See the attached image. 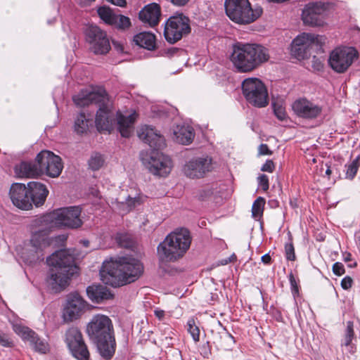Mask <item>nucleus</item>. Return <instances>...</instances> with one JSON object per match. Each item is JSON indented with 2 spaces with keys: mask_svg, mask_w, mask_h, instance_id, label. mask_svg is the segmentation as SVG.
<instances>
[{
  "mask_svg": "<svg viewBox=\"0 0 360 360\" xmlns=\"http://www.w3.org/2000/svg\"><path fill=\"white\" fill-rule=\"evenodd\" d=\"M73 101L79 107H85L90 104L98 105L95 124L99 131L110 133L116 124L122 136L128 138L132 134L136 113L134 112L123 115L119 111L115 113L112 101L105 89L99 88L92 91L82 90L73 96Z\"/></svg>",
  "mask_w": 360,
  "mask_h": 360,
  "instance_id": "obj_1",
  "label": "nucleus"
},
{
  "mask_svg": "<svg viewBox=\"0 0 360 360\" xmlns=\"http://www.w3.org/2000/svg\"><path fill=\"white\" fill-rule=\"evenodd\" d=\"M143 271L139 260L127 256L104 262L100 274L103 283L117 287L135 281Z\"/></svg>",
  "mask_w": 360,
  "mask_h": 360,
  "instance_id": "obj_2",
  "label": "nucleus"
},
{
  "mask_svg": "<svg viewBox=\"0 0 360 360\" xmlns=\"http://www.w3.org/2000/svg\"><path fill=\"white\" fill-rule=\"evenodd\" d=\"M77 251L75 249L56 251L46 259L50 266L49 283L56 291H60L68 285L69 280L77 274L75 264Z\"/></svg>",
  "mask_w": 360,
  "mask_h": 360,
  "instance_id": "obj_3",
  "label": "nucleus"
},
{
  "mask_svg": "<svg viewBox=\"0 0 360 360\" xmlns=\"http://www.w3.org/2000/svg\"><path fill=\"white\" fill-rule=\"evenodd\" d=\"M269 50L259 44L237 42L233 45L230 60L239 72H250L269 59Z\"/></svg>",
  "mask_w": 360,
  "mask_h": 360,
  "instance_id": "obj_4",
  "label": "nucleus"
},
{
  "mask_svg": "<svg viewBox=\"0 0 360 360\" xmlns=\"http://www.w3.org/2000/svg\"><path fill=\"white\" fill-rule=\"evenodd\" d=\"M86 332L96 344L101 356L105 359H111L115 352L111 320L107 316L97 314L87 325Z\"/></svg>",
  "mask_w": 360,
  "mask_h": 360,
  "instance_id": "obj_5",
  "label": "nucleus"
},
{
  "mask_svg": "<svg viewBox=\"0 0 360 360\" xmlns=\"http://www.w3.org/2000/svg\"><path fill=\"white\" fill-rule=\"evenodd\" d=\"M191 237L188 229L181 228L170 233L157 248L160 262H174L181 258L190 248Z\"/></svg>",
  "mask_w": 360,
  "mask_h": 360,
  "instance_id": "obj_6",
  "label": "nucleus"
},
{
  "mask_svg": "<svg viewBox=\"0 0 360 360\" xmlns=\"http://www.w3.org/2000/svg\"><path fill=\"white\" fill-rule=\"evenodd\" d=\"M67 240L65 235H59L54 238L49 237V230L42 228L34 231L30 243L20 253V257L25 264L32 265L44 260V249L52 243H63Z\"/></svg>",
  "mask_w": 360,
  "mask_h": 360,
  "instance_id": "obj_7",
  "label": "nucleus"
},
{
  "mask_svg": "<svg viewBox=\"0 0 360 360\" xmlns=\"http://www.w3.org/2000/svg\"><path fill=\"white\" fill-rule=\"evenodd\" d=\"M82 210L79 206L63 207L41 217L39 221L44 230L49 233L53 228L77 229L83 222L80 217Z\"/></svg>",
  "mask_w": 360,
  "mask_h": 360,
  "instance_id": "obj_8",
  "label": "nucleus"
},
{
  "mask_svg": "<svg viewBox=\"0 0 360 360\" xmlns=\"http://www.w3.org/2000/svg\"><path fill=\"white\" fill-rule=\"evenodd\" d=\"M224 6L227 16L239 24L251 23L262 13L260 8L252 9L248 0H226Z\"/></svg>",
  "mask_w": 360,
  "mask_h": 360,
  "instance_id": "obj_9",
  "label": "nucleus"
},
{
  "mask_svg": "<svg viewBox=\"0 0 360 360\" xmlns=\"http://www.w3.org/2000/svg\"><path fill=\"white\" fill-rule=\"evenodd\" d=\"M332 9L330 2L321 0L309 1L304 6L302 12L303 23L311 27H323Z\"/></svg>",
  "mask_w": 360,
  "mask_h": 360,
  "instance_id": "obj_10",
  "label": "nucleus"
},
{
  "mask_svg": "<svg viewBox=\"0 0 360 360\" xmlns=\"http://www.w3.org/2000/svg\"><path fill=\"white\" fill-rule=\"evenodd\" d=\"M243 94L247 101L257 108H264L269 103L266 87L258 78L250 77L242 83Z\"/></svg>",
  "mask_w": 360,
  "mask_h": 360,
  "instance_id": "obj_11",
  "label": "nucleus"
},
{
  "mask_svg": "<svg viewBox=\"0 0 360 360\" xmlns=\"http://www.w3.org/2000/svg\"><path fill=\"white\" fill-rule=\"evenodd\" d=\"M151 150L148 153H141V160L145 167L154 175L167 176L171 172L172 164L170 158L159 151Z\"/></svg>",
  "mask_w": 360,
  "mask_h": 360,
  "instance_id": "obj_12",
  "label": "nucleus"
},
{
  "mask_svg": "<svg viewBox=\"0 0 360 360\" xmlns=\"http://www.w3.org/2000/svg\"><path fill=\"white\" fill-rule=\"evenodd\" d=\"M358 53L352 47H339L330 54L328 63L330 68L338 73H343L357 58Z\"/></svg>",
  "mask_w": 360,
  "mask_h": 360,
  "instance_id": "obj_13",
  "label": "nucleus"
},
{
  "mask_svg": "<svg viewBox=\"0 0 360 360\" xmlns=\"http://www.w3.org/2000/svg\"><path fill=\"white\" fill-rule=\"evenodd\" d=\"M189 20L183 15L170 17L165 26L164 36L170 44H174L191 32Z\"/></svg>",
  "mask_w": 360,
  "mask_h": 360,
  "instance_id": "obj_14",
  "label": "nucleus"
},
{
  "mask_svg": "<svg viewBox=\"0 0 360 360\" xmlns=\"http://www.w3.org/2000/svg\"><path fill=\"white\" fill-rule=\"evenodd\" d=\"M322 37L309 33H302L293 39L291 44V53L302 60L310 56V51L314 46L322 43Z\"/></svg>",
  "mask_w": 360,
  "mask_h": 360,
  "instance_id": "obj_15",
  "label": "nucleus"
},
{
  "mask_svg": "<svg viewBox=\"0 0 360 360\" xmlns=\"http://www.w3.org/2000/svg\"><path fill=\"white\" fill-rule=\"evenodd\" d=\"M86 41L95 54H106L110 49L109 39L105 31L96 25H89L86 31Z\"/></svg>",
  "mask_w": 360,
  "mask_h": 360,
  "instance_id": "obj_16",
  "label": "nucleus"
},
{
  "mask_svg": "<svg viewBox=\"0 0 360 360\" xmlns=\"http://www.w3.org/2000/svg\"><path fill=\"white\" fill-rule=\"evenodd\" d=\"M65 341L72 355L78 360H89V352L80 330L75 327L70 328L65 333Z\"/></svg>",
  "mask_w": 360,
  "mask_h": 360,
  "instance_id": "obj_17",
  "label": "nucleus"
},
{
  "mask_svg": "<svg viewBox=\"0 0 360 360\" xmlns=\"http://www.w3.org/2000/svg\"><path fill=\"white\" fill-rule=\"evenodd\" d=\"M36 161L39 164L41 174L51 177H58L62 172L63 165L60 157L49 150H43L36 157Z\"/></svg>",
  "mask_w": 360,
  "mask_h": 360,
  "instance_id": "obj_18",
  "label": "nucleus"
},
{
  "mask_svg": "<svg viewBox=\"0 0 360 360\" xmlns=\"http://www.w3.org/2000/svg\"><path fill=\"white\" fill-rule=\"evenodd\" d=\"M212 160L208 156L194 158L184 167V174L191 179L202 178L211 171Z\"/></svg>",
  "mask_w": 360,
  "mask_h": 360,
  "instance_id": "obj_19",
  "label": "nucleus"
},
{
  "mask_svg": "<svg viewBox=\"0 0 360 360\" xmlns=\"http://www.w3.org/2000/svg\"><path fill=\"white\" fill-rule=\"evenodd\" d=\"M86 307V302L78 293H72L67 297L66 304L63 311V318L65 322H70L79 318Z\"/></svg>",
  "mask_w": 360,
  "mask_h": 360,
  "instance_id": "obj_20",
  "label": "nucleus"
},
{
  "mask_svg": "<svg viewBox=\"0 0 360 360\" xmlns=\"http://www.w3.org/2000/svg\"><path fill=\"white\" fill-rule=\"evenodd\" d=\"M9 195L13 204L17 207L28 210L32 207V196L30 195L29 186L24 184L15 183L11 186Z\"/></svg>",
  "mask_w": 360,
  "mask_h": 360,
  "instance_id": "obj_21",
  "label": "nucleus"
},
{
  "mask_svg": "<svg viewBox=\"0 0 360 360\" xmlns=\"http://www.w3.org/2000/svg\"><path fill=\"white\" fill-rule=\"evenodd\" d=\"M295 114L299 117L314 120L322 112V107L306 98H299L292 105Z\"/></svg>",
  "mask_w": 360,
  "mask_h": 360,
  "instance_id": "obj_22",
  "label": "nucleus"
},
{
  "mask_svg": "<svg viewBox=\"0 0 360 360\" xmlns=\"http://www.w3.org/2000/svg\"><path fill=\"white\" fill-rule=\"evenodd\" d=\"M138 136L140 139L153 148L152 150H161L166 145L164 136L152 126L141 127L138 131Z\"/></svg>",
  "mask_w": 360,
  "mask_h": 360,
  "instance_id": "obj_23",
  "label": "nucleus"
},
{
  "mask_svg": "<svg viewBox=\"0 0 360 360\" xmlns=\"http://www.w3.org/2000/svg\"><path fill=\"white\" fill-rule=\"evenodd\" d=\"M15 332L23 340L28 341L36 352L46 354L49 351L48 343L44 340H41L34 331L29 328L18 326L15 328Z\"/></svg>",
  "mask_w": 360,
  "mask_h": 360,
  "instance_id": "obj_24",
  "label": "nucleus"
},
{
  "mask_svg": "<svg viewBox=\"0 0 360 360\" xmlns=\"http://www.w3.org/2000/svg\"><path fill=\"white\" fill-rule=\"evenodd\" d=\"M161 15L160 7L158 4L153 3L146 6L139 14V19L144 23L154 27L160 21Z\"/></svg>",
  "mask_w": 360,
  "mask_h": 360,
  "instance_id": "obj_25",
  "label": "nucleus"
},
{
  "mask_svg": "<svg viewBox=\"0 0 360 360\" xmlns=\"http://www.w3.org/2000/svg\"><path fill=\"white\" fill-rule=\"evenodd\" d=\"M30 195L32 196V205L37 207L42 205L49 194L46 186L40 182L31 181L28 183Z\"/></svg>",
  "mask_w": 360,
  "mask_h": 360,
  "instance_id": "obj_26",
  "label": "nucleus"
},
{
  "mask_svg": "<svg viewBox=\"0 0 360 360\" xmlns=\"http://www.w3.org/2000/svg\"><path fill=\"white\" fill-rule=\"evenodd\" d=\"M15 174L20 178H34L41 174V169L36 161L22 162L15 167Z\"/></svg>",
  "mask_w": 360,
  "mask_h": 360,
  "instance_id": "obj_27",
  "label": "nucleus"
},
{
  "mask_svg": "<svg viewBox=\"0 0 360 360\" xmlns=\"http://www.w3.org/2000/svg\"><path fill=\"white\" fill-rule=\"evenodd\" d=\"M174 141L183 145L190 144L195 136L192 127L186 124H177L173 130Z\"/></svg>",
  "mask_w": 360,
  "mask_h": 360,
  "instance_id": "obj_28",
  "label": "nucleus"
},
{
  "mask_svg": "<svg viewBox=\"0 0 360 360\" xmlns=\"http://www.w3.org/2000/svg\"><path fill=\"white\" fill-rule=\"evenodd\" d=\"M86 293L89 298L96 303H100L112 297L109 289L101 285L89 286L86 288Z\"/></svg>",
  "mask_w": 360,
  "mask_h": 360,
  "instance_id": "obj_29",
  "label": "nucleus"
},
{
  "mask_svg": "<svg viewBox=\"0 0 360 360\" xmlns=\"http://www.w3.org/2000/svg\"><path fill=\"white\" fill-rule=\"evenodd\" d=\"M134 41L140 47L148 50H153L155 49V36L147 32L137 34L134 37Z\"/></svg>",
  "mask_w": 360,
  "mask_h": 360,
  "instance_id": "obj_30",
  "label": "nucleus"
},
{
  "mask_svg": "<svg viewBox=\"0 0 360 360\" xmlns=\"http://www.w3.org/2000/svg\"><path fill=\"white\" fill-rule=\"evenodd\" d=\"M93 124V121L91 115H86L85 112L79 113L75 121V131L79 134L86 133L89 127Z\"/></svg>",
  "mask_w": 360,
  "mask_h": 360,
  "instance_id": "obj_31",
  "label": "nucleus"
},
{
  "mask_svg": "<svg viewBox=\"0 0 360 360\" xmlns=\"http://www.w3.org/2000/svg\"><path fill=\"white\" fill-rule=\"evenodd\" d=\"M111 25L119 30H126L131 26V20L123 15L116 14Z\"/></svg>",
  "mask_w": 360,
  "mask_h": 360,
  "instance_id": "obj_32",
  "label": "nucleus"
},
{
  "mask_svg": "<svg viewBox=\"0 0 360 360\" xmlns=\"http://www.w3.org/2000/svg\"><path fill=\"white\" fill-rule=\"evenodd\" d=\"M97 12L102 20L106 24L111 25L116 13H113L110 8L106 6L100 7Z\"/></svg>",
  "mask_w": 360,
  "mask_h": 360,
  "instance_id": "obj_33",
  "label": "nucleus"
},
{
  "mask_svg": "<svg viewBox=\"0 0 360 360\" xmlns=\"http://www.w3.org/2000/svg\"><path fill=\"white\" fill-rule=\"evenodd\" d=\"M104 162L105 160L103 155L100 153H95L91 155L88 163L91 169L96 171L103 167Z\"/></svg>",
  "mask_w": 360,
  "mask_h": 360,
  "instance_id": "obj_34",
  "label": "nucleus"
},
{
  "mask_svg": "<svg viewBox=\"0 0 360 360\" xmlns=\"http://www.w3.org/2000/svg\"><path fill=\"white\" fill-rule=\"evenodd\" d=\"M265 200L262 197L257 198L252 206V215L254 218H259L262 215Z\"/></svg>",
  "mask_w": 360,
  "mask_h": 360,
  "instance_id": "obj_35",
  "label": "nucleus"
},
{
  "mask_svg": "<svg viewBox=\"0 0 360 360\" xmlns=\"http://www.w3.org/2000/svg\"><path fill=\"white\" fill-rule=\"evenodd\" d=\"M272 106L277 118L281 121L285 120L287 117V114L283 102L281 101H273Z\"/></svg>",
  "mask_w": 360,
  "mask_h": 360,
  "instance_id": "obj_36",
  "label": "nucleus"
},
{
  "mask_svg": "<svg viewBox=\"0 0 360 360\" xmlns=\"http://www.w3.org/2000/svg\"><path fill=\"white\" fill-rule=\"evenodd\" d=\"M188 332L192 336L194 342H197L200 340V330L196 326L195 321L193 319H190L187 322Z\"/></svg>",
  "mask_w": 360,
  "mask_h": 360,
  "instance_id": "obj_37",
  "label": "nucleus"
},
{
  "mask_svg": "<svg viewBox=\"0 0 360 360\" xmlns=\"http://www.w3.org/2000/svg\"><path fill=\"white\" fill-rule=\"evenodd\" d=\"M354 324L352 321H347V328L345 330V338L344 342L342 343L345 346H349L352 339L354 338Z\"/></svg>",
  "mask_w": 360,
  "mask_h": 360,
  "instance_id": "obj_38",
  "label": "nucleus"
},
{
  "mask_svg": "<svg viewBox=\"0 0 360 360\" xmlns=\"http://www.w3.org/2000/svg\"><path fill=\"white\" fill-rule=\"evenodd\" d=\"M346 178L352 179L356 175L359 168V158L354 160L350 164L345 166Z\"/></svg>",
  "mask_w": 360,
  "mask_h": 360,
  "instance_id": "obj_39",
  "label": "nucleus"
},
{
  "mask_svg": "<svg viewBox=\"0 0 360 360\" xmlns=\"http://www.w3.org/2000/svg\"><path fill=\"white\" fill-rule=\"evenodd\" d=\"M115 240L120 247L127 248L130 245V240L126 234L117 233L115 236Z\"/></svg>",
  "mask_w": 360,
  "mask_h": 360,
  "instance_id": "obj_40",
  "label": "nucleus"
},
{
  "mask_svg": "<svg viewBox=\"0 0 360 360\" xmlns=\"http://www.w3.org/2000/svg\"><path fill=\"white\" fill-rule=\"evenodd\" d=\"M285 252L288 260L294 261L295 259V249L292 243L285 244Z\"/></svg>",
  "mask_w": 360,
  "mask_h": 360,
  "instance_id": "obj_41",
  "label": "nucleus"
},
{
  "mask_svg": "<svg viewBox=\"0 0 360 360\" xmlns=\"http://www.w3.org/2000/svg\"><path fill=\"white\" fill-rule=\"evenodd\" d=\"M258 184L262 187L264 191H266L269 189V178L266 174H261L257 178Z\"/></svg>",
  "mask_w": 360,
  "mask_h": 360,
  "instance_id": "obj_42",
  "label": "nucleus"
},
{
  "mask_svg": "<svg viewBox=\"0 0 360 360\" xmlns=\"http://www.w3.org/2000/svg\"><path fill=\"white\" fill-rule=\"evenodd\" d=\"M218 324L222 328V332H221V337H223L226 341L229 342L231 344H234L235 340L232 335L227 331L226 328L222 326L221 323L219 321L218 322Z\"/></svg>",
  "mask_w": 360,
  "mask_h": 360,
  "instance_id": "obj_43",
  "label": "nucleus"
},
{
  "mask_svg": "<svg viewBox=\"0 0 360 360\" xmlns=\"http://www.w3.org/2000/svg\"><path fill=\"white\" fill-rule=\"evenodd\" d=\"M333 271L337 276H341L345 274L344 265L340 262H335L333 266Z\"/></svg>",
  "mask_w": 360,
  "mask_h": 360,
  "instance_id": "obj_44",
  "label": "nucleus"
},
{
  "mask_svg": "<svg viewBox=\"0 0 360 360\" xmlns=\"http://www.w3.org/2000/svg\"><path fill=\"white\" fill-rule=\"evenodd\" d=\"M275 169L274 163L272 160H268L265 162V163L262 165L261 170L266 172H273Z\"/></svg>",
  "mask_w": 360,
  "mask_h": 360,
  "instance_id": "obj_45",
  "label": "nucleus"
},
{
  "mask_svg": "<svg viewBox=\"0 0 360 360\" xmlns=\"http://www.w3.org/2000/svg\"><path fill=\"white\" fill-rule=\"evenodd\" d=\"M289 280L290 283L292 293L294 296H295L298 294V286L292 274H290Z\"/></svg>",
  "mask_w": 360,
  "mask_h": 360,
  "instance_id": "obj_46",
  "label": "nucleus"
},
{
  "mask_svg": "<svg viewBox=\"0 0 360 360\" xmlns=\"http://www.w3.org/2000/svg\"><path fill=\"white\" fill-rule=\"evenodd\" d=\"M0 345L4 347H11L12 342L5 334H0Z\"/></svg>",
  "mask_w": 360,
  "mask_h": 360,
  "instance_id": "obj_47",
  "label": "nucleus"
},
{
  "mask_svg": "<svg viewBox=\"0 0 360 360\" xmlns=\"http://www.w3.org/2000/svg\"><path fill=\"white\" fill-rule=\"evenodd\" d=\"M352 284V279L349 276L345 277L341 281V286L345 290H347L349 288H351Z\"/></svg>",
  "mask_w": 360,
  "mask_h": 360,
  "instance_id": "obj_48",
  "label": "nucleus"
},
{
  "mask_svg": "<svg viewBox=\"0 0 360 360\" xmlns=\"http://www.w3.org/2000/svg\"><path fill=\"white\" fill-rule=\"evenodd\" d=\"M272 152L269 150L266 144H261L259 146V154L262 155H271Z\"/></svg>",
  "mask_w": 360,
  "mask_h": 360,
  "instance_id": "obj_49",
  "label": "nucleus"
},
{
  "mask_svg": "<svg viewBox=\"0 0 360 360\" xmlns=\"http://www.w3.org/2000/svg\"><path fill=\"white\" fill-rule=\"evenodd\" d=\"M127 202L130 210L135 207L136 204H139V198L129 197L127 200Z\"/></svg>",
  "mask_w": 360,
  "mask_h": 360,
  "instance_id": "obj_50",
  "label": "nucleus"
},
{
  "mask_svg": "<svg viewBox=\"0 0 360 360\" xmlns=\"http://www.w3.org/2000/svg\"><path fill=\"white\" fill-rule=\"evenodd\" d=\"M190 0H171L172 3L178 6L186 5Z\"/></svg>",
  "mask_w": 360,
  "mask_h": 360,
  "instance_id": "obj_51",
  "label": "nucleus"
},
{
  "mask_svg": "<svg viewBox=\"0 0 360 360\" xmlns=\"http://www.w3.org/2000/svg\"><path fill=\"white\" fill-rule=\"evenodd\" d=\"M155 315L158 319L162 320L165 316V311L161 309H155L154 311Z\"/></svg>",
  "mask_w": 360,
  "mask_h": 360,
  "instance_id": "obj_52",
  "label": "nucleus"
},
{
  "mask_svg": "<svg viewBox=\"0 0 360 360\" xmlns=\"http://www.w3.org/2000/svg\"><path fill=\"white\" fill-rule=\"evenodd\" d=\"M261 259L264 264H269L271 262V256L269 255V254L267 253V254H265L264 255H263Z\"/></svg>",
  "mask_w": 360,
  "mask_h": 360,
  "instance_id": "obj_53",
  "label": "nucleus"
},
{
  "mask_svg": "<svg viewBox=\"0 0 360 360\" xmlns=\"http://www.w3.org/2000/svg\"><path fill=\"white\" fill-rule=\"evenodd\" d=\"M95 0H80V4L83 5H87Z\"/></svg>",
  "mask_w": 360,
  "mask_h": 360,
  "instance_id": "obj_54",
  "label": "nucleus"
},
{
  "mask_svg": "<svg viewBox=\"0 0 360 360\" xmlns=\"http://www.w3.org/2000/svg\"><path fill=\"white\" fill-rule=\"evenodd\" d=\"M235 259H236V256L233 254L229 258V262H233Z\"/></svg>",
  "mask_w": 360,
  "mask_h": 360,
  "instance_id": "obj_55",
  "label": "nucleus"
},
{
  "mask_svg": "<svg viewBox=\"0 0 360 360\" xmlns=\"http://www.w3.org/2000/svg\"><path fill=\"white\" fill-rule=\"evenodd\" d=\"M326 174L328 175V176H330V174H331V170L330 169V167H328L326 171Z\"/></svg>",
  "mask_w": 360,
  "mask_h": 360,
  "instance_id": "obj_56",
  "label": "nucleus"
},
{
  "mask_svg": "<svg viewBox=\"0 0 360 360\" xmlns=\"http://www.w3.org/2000/svg\"><path fill=\"white\" fill-rule=\"evenodd\" d=\"M83 243H84V245L85 246H88V245H89V241H88V240H84V241H83Z\"/></svg>",
  "mask_w": 360,
  "mask_h": 360,
  "instance_id": "obj_57",
  "label": "nucleus"
},
{
  "mask_svg": "<svg viewBox=\"0 0 360 360\" xmlns=\"http://www.w3.org/2000/svg\"><path fill=\"white\" fill-rule=\"evenodd\" d=\"M349 257H350V255H348V257H345V260H346V261L349 260Z\"/></svg>",
  "mask_w": 360,
  "mask_h": 360,
  "instance_id": "obj_58",
  "label": "nucleus"
},
{
  "mask_svg": "<svg viewBox=\"0 0 360 360\" xmlns=\"http://www.w3.org/2000/svg\"><path fill=\"white\" fill-rule=\"evenodd\" d=\"M359 246H360V236H359Z\"/></svg>",
  "mask_w": 360,
  "mask_h": 360,
  "instance_id": "obj_59",
  "label": "nucleus"
}]
</instances>
